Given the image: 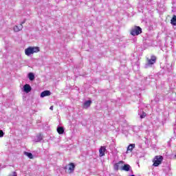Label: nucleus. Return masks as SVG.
<instances>
[{
  "instance_id": "1a4fd4ad",
  "label": "nucleus",
  "mask_w": 176,
  "mask_h": 176,
  "mask_svg": "<svg viewBox=\"0 0 176 176\" xmlns=\"http://www.w3.org/2000/svg\"><path fill=\"white\" fill-rule=\"evenodd\" d=\"M23 30V25L19 24V25H15L14 27V32H19V31H21Z\"/></svg>"
},
{
  "instance_id": "ddd939ff",
  "label": "nucleus",
  "mask_w": 176,
  "mask_h": 176,
  "mask_svg": "<svg viewBox=\"0 0 176 176\" xmlns=\"http://www.w3.org/2000/svg\"><path fill=\"white\" fill-rule=\"evenodd\" d=\"M135 148V144H129V146L127 147V152H129V151H130V152H131L133 151V149Z\"/></svg>"
},
{
  "instance_id": "4be33fe9",
  "label": "nucleus",
  "mask_w": 176,
  "mask_h": 176,
  "mask_svg": "<svg viewBox=\"0 0 176 176\" xmlns=\"http://www.w3.org/2000/svg\"><path fill=\"white\" fill-rule=\"evenodd\" d=\"M174 159L176 160V155L174 156Z\"/></svg>"
},
{
  "instance_id": "9d476101",
  "label": "nucleus",
  "mask_w": 176,
  "mask_h": 176,
  "mask_svg": "<svg viewBox=\"0 0 176 176\" xmlns=\"http://www.w3.org/2000/svg\"><path fill=\"white\" fill-rule=\"evenodd\" d=\"M131 166L129 164H124L121 167V170L123 171H130Z\"/></svg>"
},
{
  "instance_id": "412c9836",
  "label": "nucleus",
  "mask_w": 176,
  "mask_h": 176,
  "mask_svg": "<svg viewBox=\"0 0 176 176\" xmlns=\"http://www.w3.org/2000/svg\"><path fill=\"white\" fill-rule=\"evenodd\" d=\"M25 23V21H23V22H21V24H22V25Z\"/></svg>"
},
{
  "instance_id": "f257e3e1",
  "label": "nucleus",
  "mask_w": 176,
  "mask_h": 176,
  "mask_svg": "<svg viewBox=\"0 0 176 176\" xmlns=\"http://www.w3.org/2000/svg\"><path fill=\"white\" fill-rule=\"evenodd\" d=\"M163 156L162 155H155L153 159V166L154 167H159L163 163Z\"/></svg>"
},
{
  "instance_id": "20e7f679",
  "label": "nucleus",
  "mask_w": 176,
  "mask_h": 176,
  "mask_svg": "<svg viewBox=\"0 0 176 176\" xmlns=\"http://www.w3.org/2000/svg\"><path fill=\"white\" fill-rule=\"evenodd\" d=\"M64 170H65V172L68 173V174H72V173L75 171V164L70 162L68 166L64 167Z\"/></svg>"
},
{
  "instance_id": "0eeeda50",
  "label": "nucleus",
  "mask_w": 176,
  "mask_h": 176,
  "mask_svg": "<svg viewBox=\"0 0 176 176\" xmlns=\"http://www.w3.org/2000/svg\"><path fill=\"white\" fill-rule=\"evenodd\" d=\"M124 164V162L123 161H120L118 163L114 164V170L116 171L119 170L120 168V166H123Z\"/></svg>"
},
{
  "instance_id": "f8f14e48",
  "label": "nucleus",
  "mask_w": 176,
  "mask_h": 176,
  "mask_svg": "<svg viewBox=\"0 0 176 176\" xmlns=\"http://www.w3.org/2000/svg\"><path fill=\"white\" fill-rule=\"evenodd\" d=\"M90 105H91V100H87L84 102L83 108H85V109H87V108L90 107Z\"/></svg>"
},
{
  "instance_id": "2eb2a0df",
  "label": "nucleus",
  "mask_w": 176,
  "mask_h": 176,
  "mask_svg": "<svg viewBox=\"0 0 176 176\" xmlns=\"http://www.w3.org/2000/svg\"><path fill=\"white\" fill-rule=\"evenodd\" d=\"M170 23L172 25H176V15H173L170 20Z\"/></svg>"
},
{
  "instance_id": "39448f33",
  "label": "nucleus",
  "mask_w": 176,
  "mask_h": 176,
  "mask_svg": "<svg viewBox=\"0 0 176 176\" xmlns=\"http://www.w3.org/2000/svg\"><path fill=\"white\" fill-rule=\"evenodd\" d=\"M156 58H157L156 56L154 55L151 56V59L147 58H146L147 64L148 65H153V64L156 63Z\"/></svg>"
},
{
  "instance_id": "7ed1b4c3",
  "label": "nucleus",
  "mask_w": 176,
  "mask_h": 176,
  "mask_svg": "<svg viewBox=\"0 0 176 176\" xmlns=\"http://www.w3.org/2000/svg\"><path fill=\"white\" fill-rule=\"evenodd\" d=\"M130 34L133 36L140 35V34H142V29L140 26H134L133 28H131L130 31Z\"/></svg>"
},
{
  "instance_id": "423d86ee",
  "label": "nucleus",
  "mask_w": 176,
  "mask_h": 176,
  "mask_svg": "<svg viewBox=\"0 0 176 176\" xmlns=\"http://www.w3.org/2000/svg\"><path fill=\"white\" fill-rule=\"evenodd\" d=\"M107 151V148L105 146H101L99 149V155L100 157H102V156H105V152Z\"/></svg>"
},
{
  "instance_id": "6ab92c4d",
  "label": "nucleus",
  "mask_w": 176,
  "mask_h": 176,
  "mask_svg": "<svg viewBox=\"0 0 176 176\" xmlns=\"http://www.w3.org/2000/svg\"><path fill=\"white\" fill-rule=\"evenodd\" d=\"M4 134H5V133H3V131L0 130V138L3 137V135H4Z\"/></svg>"
},
{
  "instance_id": "dca6fc26",
  "label": "nucleus",
  "mask_w": 176,
  "mask_h": 176,
  "mask_svg": "<svg viewBox=\"0 0 176 176\" xmlns=\"http://www.w3.org/2000/svg\"><path fill=\"white\" fill-rule=\"evenodd\" d=\"M28 78L30 80H34L35 79V75H34V73H29Z\"/></svg>"
},
{
  "instance_id": "4468645a",
  "label": "nucleus",
  "mask_w": 176,
  "mask_h": 176,
  "mask_svg": "<svg viewBox=\"0 0 176 176\" xmlns=\"http://www.w3.org/2000/svg\"><path fill=\"white\" fill-rule=\"evenodd\" d=\"M57 132L58 133V134H64V127L58 126L57 128Z\"/></svg>"
},
{
  "instance_id": "9b49d317",
  "label": "nucleus",
  "mask_w": 176,
  "mask_h": 176,
  "mask_svg": "<svg viewBox=\"0 0 176 176\" xmlns=\"http://www.w3.org/2000/svg\"><path fill=\"white\" fill-rule=\"evenodd\" d=\"M47 96H50V91H44L41 94V97L42 98H43V97H47Z\"/></svg>"
},
{
  "instance_id": "f03ea898",
  "label": "nucleus",
  "mask_w": 176,
  "mask_h": 176,
  "mask_svg": "<svg viewBox=\"0 0 176 176\" xmlns=\"http://www.w3.org/2000/svg\"><path fill=\"white\" fill-rule=\"evenodd\" d=\"M39 52V47H29L25 50V54L26 56H31L34 53H38Z\"/></svg>"
},
{
  "instance_id": "a211bd4d",
  "label": "nucleus",
  "mask_w": 176,
  "mask_h": 176,
  "mask_svg": "<svg viewBox=\"0 0 176 176\" xmlns=\"http://www.w3.org/2000/svg\"><path fill=\"white\" fill-rule=\"evenodd\" d=\"M144 118H146V113L142 111V115L140 116L141 119H144Z\"/></svg>"
},
{
  "instance_id": "6e6552de",
  "label": "nucleus",
  "mask_w": 176,
  "mask_h": 176,
  "mask_svg": "<svg viewBox=\"0 0 176 176\" xmlns=\"http://www.w3.org/2000/svg\"><path fill=\"white\" fill-rule=\"evenodd\" d=\"M23 90H24L25 93H30V91H31V90H32V88H31V85H30L28 84H25L23 86Z\"/></svg>"
},
{
  "instance_id": "aec40b11",
  "label": "nucleus",
  "mask_w": 176,
  "mask_h": 176,
  "mask_svg": "<svg viewBox=\"0 0 176 176\" xmlns=\"http://www.w3.org/2000/svg\"><path fill=\"white\" fill-rule=\"evenodd\" d=\"M50 109L51 111H53V106H51V107H50Z\"/></svg>"
},
{
  "instance_id": "f3484780",
  "label": "nucleus",
  "mask_w": 176,
  "mask_h": 176,
  "mask_svg": "<svg viewBox=\"0 0 176 176\" xmlns=\"http://www.w3.org/2000/svg\"><path fill=\"white\" fill-rule=\"evenodd\" d=\"M25 155L29 157V159H34V156L32 155V153L25 152Z\"/></svg>"
}]
</instances>
